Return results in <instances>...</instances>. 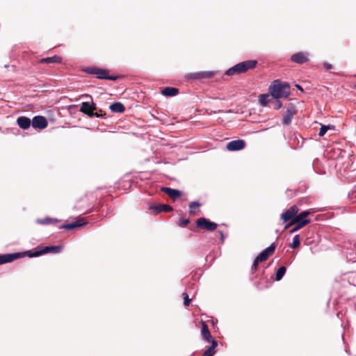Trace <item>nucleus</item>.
<instances>
[{
	"label": "nucleus",
	"mask_w": 356,
	"mask_h": 356,
	"mask_svg": "<svg viewBox=\"0 0 356 356\" xmlns=\"http://www.w3.org/2000/svg\"><path fill=\"white\" fill-rule=\"evenodd\" d=\"M109 108L113 113H122L125 111V108L121 102H115L111 104Z\"/></svg>",
	"instance_id": "22"
},
{
	"label": "nucleus",
	"mask_w": 356,
	"mask_h": 356,
	"mask_svg": "<svg viewBox=\"0 0 356 356\" xmlns=\"http://www.w3.org/2000/svg\"><path fill=\"white\" fill-rule=\"evenodd\" d=\"M275 108L276 109H279L280 108L282 107V104L280 102L277 101V99L275 101Z\"/></svg>",
	"instance_id": "36"
},
{
	"label": "nucleus",
	"mask_w": 356,
	"mask_h": 356,
	"mask_svg": "<svg viewBox=\"0 0 356 356\" xmlns=\"http://www.w3.org/2000/svg\"><path fill=\"white\" fill-rule=\"evenodd\" d=\"M162 191L174 200H175L181 196V192L177 189L164 187L162 188Z\"/></svg>",
	"instance_id": "21"
},
{
	"label": "nucleus",
	"mask_w": 356,
	"mask_h": 356,
	"mask_svg": "<svg viewBox=\"0 0 356 356\" xmlns=\"http://www.w3.org/2000/svg\"><path fill=\"white\" fill-rule=\"evenodd\" d=\"M311 213L309 211H304L300 212L297 215L289 224L285 226V229L289 228L290 226L294 225V227L291 229L290 232L293 233L307 224H309L311 221L307 218V216Z\"/></svg>",
	"instance_id": "2"
},
{
	"label": "nucleus",
	"mask_w": 356,
	"mask_h": 356,
	"mask_svg": "<svg viewBox=\"0 0 356 356\" xmlns=\"http://www.w3.org/2000/svg\"><path fill=\"white\" fill-rule=\"evenodd\" d=\"M189 220L188 219H184V218H181L179 220V225L181 226V227H185L186 226L188 223H189Z\"/></svg>",
	"instance_id": "33"
},
{
	"label": "nucleus",
	"mask_w": 356,
	"mask_h": 356,
	"mask_svg": "<svg viewBox=\"0 0 356 356\" xmlns=\"http://www.w3.org/2000/svg\"><path fill=\"white\" fill-rule=\"evenodd\" d=\"M298 208L296 205H293L286 211L281 214V219L284 222H286L291 220V221L297 216L298 213Z\"/></svg>",
	"instance_id": "9"
},
{
	"label": "nucleus",
	"mask_w": 356,
	"mask_h": 356,
	"mask_svg": "<svg viewBox=\"0 0 356 356\" xmlns=\"http://www.w3.org/2000/svg\"><path fill=\"white\" fill-rule=\"evenodd\" d=\"M216 74V72L215 71H202V72H192L189 73L186 75V78L187 79H210L212 78L215 74Z\"/></svg>",
	"instance_id": "6"
},
{
	"label": "nucleus",
	"mask_w": 356,
	"mask_h": 356,
	"mask_svg": "<svg viewBox=\"0 0 356 356\" xmlns=\"http://www.w3.org/2000/svg\"><path fill=\"white\" fill-rule=\"evenodd\" d=\"M86 222L83 220V219H79L72 223H68L65 225H60L59 227L60 229H73L76 227H79L85 225Z\"/></svg>",
	"instance_id": "16"
},
{
	"label": "nucleus",
	"mask_w": 356,
	"mask_h": 356,
	"mask_svg": "<svg viewBox=\"0 0 356 356\" xmlns=\"http://www.w3.org/2000/svg\"><path fill=\"white\" fill-rule=\"evenodd\" d=\"M20 257L19 253L0 254V265L11 262Z\"/></svg>",
	"instance_id": "15"
},
{
	"label": "nucleus",
	"mask_w": 356,
	"mask_h": 356,
	"mask_svg": "<svg viewBox=\"0 0 356 356\" xmlns=\"http://www.w3.org/2000/svg\"><path fill=\"white\" fill-rule=\"evenodd\" d=\"M275 249V245L274 243H272L270 246L264 250L254 259L252 266V270H256L258 266L259 262L266 261L268 258V257L274 252Z\"/></svg>",
	"instance_id": "4"
},
{
	"label": "nucleus",
	"mask_w": 356,
	"mask_h": 356,
	"mask_svg": "<svg viewBox=\"0 0 356 356\" xmlns=\"http://www.w3.org/2000/svg\"><path fill=\"white\" fill-rule=\"evenodd\" d=\"M61 62L62 58L56 55L52 57L41 58L38 60V63L42 64L60 63Z\"/></svg>",
	"instance_id": "19"
},
{
	"label": "nucleus",
	"mask_w": 356,
	"mask_h": 356,
	"mask_svg": "<svg viewBox=\"0 0 356 356\" xmlns=\"http://www.w3.org/2000/svg\"><path fill=\"white\" fill-rule=\"evenodd\" d=\"M201 333L203 339L206 340L207 342H212V341H216L213 339L210 334L208 326L205 323H202Z\"/></svg>",
	"instance_id": "18"
},
{
	"label": "nucleus",
	"mask_w": 356,
	"mask_h": 356,
	"mask_svg": "<svg viewBox=\"0 0 356 356\" xmlns=\"http://www.w3.org/2000/svg\"><path fill=\"white\" fill-rule=\"evenodd\" d=\"M296 88H298L299 90H302V91L303 90H302V87H301L300 86H299V85H296Z\"/></svg>",
	"instance_id": "39"
},
{
	"label": "nucleus",
	"mask_w": 356,
	"mask_h": 356,
	"mask_svg": "<svg viewBox=\"0 0 356 356\" xmlns=\"http://www.w3.org/2000/svg\"><path fill=\"white\" fill-rule=\"evenodd\" d=\"M200 207V204L198 202H192L189 204V213H195L196 211L193 209L195 208L198 209Z\"/></svg>",
	"instance_id": "29"
},
{
	"label": "nucleus",
	"mask_w": 356,
	"mask_h": 356,
	"mask_svg": "<svg viewBox=\"0 0 356 356\" xmlns=\"http://www.w3.org/2000/svg\"><path fill=\"white\" fill-rule=\"evenodd\" d=\"M300 246V235L296 234L293 238L292 243L289 245V247L292 249H296Z\"/></svg>",
	"instance_id": "28"
},
{
	"label": "nucleus",
	"mask_w": 356,
	"mask_h": 356,
	"mask_svg": "<svg viewBox=\"0 0 356 356\" xmlns=\"http://www.w3.org/2000/svg\"><path fill=\"white\" fill-rule=\"evenodd\" d=\"M211 346L206 350L202 356H213L214 355V350L216 348L218 343L216 341H212Z\"/></svg>",
	"instance_id": "24"
},
{
	"label": "nucleus",
	"mask_w": 356,
	"mask_h": 356,
	"mask_svg": "<svg viewBox=\"0 0 356 356\" xmlns=\"http://www.w3.org/2000/svg\"><path fill=\"white\" fill-rule=\"evenodd\" d=\"M183 296V298H184V304L185 306H188L190 305V302H191V300L189 299L188 298V296L186 293H184L182 294Z\"/></svg>",
	"instance_id": "32"
},
{
	"label": "nucleus",
	"mask_w": 356,
	"mask_h": 356,
	"mask_svg": "<svg viewBox=\"0 0 356 356\" xmlns=\"http://www.w3.org/2000/svg\"><path fill=\"white\" fill-rule=\"evenodd\" d=\"M196 225L197 227L208 231H213L218 227L216 222H211L205 218H199L196 222Z\"/></svg>",
	"instance_id": "10"
},
{
	"label": "nucleus",
	"mask_w": 356,
	"mask_h": 356,
	"mask_svg": "<svg viewBox=\"0 0 356 356\" xmlns=\"http://www.w3.org/2000/svg\"><path fill=\"white\" fill-rule=\"evenodd\" d=\"M270 95L268 94H262L259 96L260 105L266 106L270 102Z\"/></svg>",
	"instance_id": "26"
},
{
	"label": "nucleus",
	"mask_w": 356,
	"mask_h": 356,
	"mask_svg": "<svg viewBox=\"0 0 356 356\" xmlns=\"http://www.w3.org/2000/svg\"><path fill=\"white\" fill-rule=\"evenodd\" d=\"M97 108L95 104L92 103L90 104L89 102H83L81 104L80 111L87 115L90 118L94 117V111H96Z\"/></svg>",
	"instance_id": "12"
},
{
	"label": "nucleus",
	"mask_w": 356,
	"mask_h": 356,
	"mask_svg": "<svg viewBox=\"0 0 356 356\" xmlns=\"http://www.w3.org/2000/svg\"><path fill=\"white\" fill-rule=\"evenodd\" d=\"M246 146V143L243 139L232 140L227 143L226 149L228 151L234 152L243 149Z\"/></svg>",
	"instance_id": "8"
},
{
	"label": "nucleus",
	"mask_w": 356,
	"mask_h": 356,
	"mask_svg": "<svg viewBox=\"0 0 356 356\" xmlns=\"http://www.w3.org/2000/svg\"><path fill=\"white\" fill-rule=\"evenodd\" d=\"M269 91L273 99L287 97L290 94V86L286 82L275 80L269 87Z\"/></svg>",
	"instance_id": "1"
},
{
	"label": "nucleus",
	"mask_w": 356,
	"mask_h": 356,
	"mask_svg": "<svg viewBox=\"0 0 356 356\" xmlns=\"http://www.w3.org/2000/svg\"><path fill=\"white\" fill-rule=\"evenodd\" d=\"M349 260L355 261H356V257H350V258H349Z\"/></svg>",
	"instance_id": "38"
},
{
	"label": "nucleus",
	"mask_w": 356,
	"mask_h": 356,
	"mask_svg": "<svg viewBox=\"0 0 356 356\" xmlns=\"http://www.w3.org/2000/svg\"><path fill=\"white\" fill-rule=\"evenodd\" d=\"M17 124L20 128L26 129L31 126V121L27 117L21 116L17 119Z\"/></svg>",
	"instance_id": "20"
},
{
	"label": "nucleus",
	"mask_w": 356,
	"mask_h": 356,
	"mask_svg": "<svg viewBox=\"0 0 356 356\" xmlns=\"http://www.w3.org/2000/svg\"><path fill=\"white\" fill-rule=\"evenodd\" d=\"M257 64V61L254 60L243 61L230 67L225 72V74L228 76H232L234 74L245 73L249 70L254 69Z\"/></svg>",
	"instance_id": "3"
},
{
	"label": "nucleus",
	"mask_w": 356,
	"mask_h": 356,
	"mask_svg": "<svg viewBox=\"0 0 356 356\" xmlns=\"http://www.w3.org/2000/svg\"><path fill=\"white\" fill-rule=\"evenodd\" d=\"M61 250L62 246L60 245L46 246L39 251L29 253V256L30 257H35L49 252L58 253L60 252Z\"/></svg>",
	"instance_id": "7"
},
{
	"label": "nucleus",
	"mask_w": 356,
	"mask_h": 356,
	"mask_svg": "<svg viewBox=\"0 0 356 356\" xmlns=\"http://www.w3.org/2000/svg\"><path fill=\"white\" fill-rule=\"evenodd\" d=\"M354 248H355V250L356 251V243L354 244Z\"/></svg>",
	"instance_id": "40"
},
{
	"label": "nucleus",
	"mask_w": 356,
	"mask_h": 356,
	"mask_svg": "<svg viewBox=\"0 0 356 356\" xmlns=\"http://www.w3.org/2000/svg\"><path fill=\"white\" fill-rule=\"evenodd\" d=\"M161 93L165 96L172 97L179 93V90L176 88L165 87L162 90Z\"/></svg>",
	"instance_id": "23"
},
{
	"label": "nucleus",
	"mask_w": 356,
	"mask_h": 356,
	"mask_svg": "<svg viewBox=\"0 0 356 356\" xmlns=\"http://www.w3.org/2000/svg\"><path fill=\"white\" fill-rule=\"evenodd\" d=\"M86 72L91 74L96 75L97 78L101 79H108L111 81L117 80L119 76H109L108 71L97 67H90L86 70Z\"/></svg>",
	"instance_id": "5"
},
{
	"label": "nucleus",
	"mask_w": 356,
	"mask_h": 356,
	"mask_svg": "<svg viewBox=\"0 0 356 356\" xmlns=\"http://www.w3.org/2000/svg\"><path fill=\"white\" fill-rule=\"evenodd\" d=\"M211 346L206 350L202 356H213L214 355V350L216 348L218 343L216 341H212Z\"/></svg>",
	"instance_id": "25"
},
{
	"label": "nucleus",
	"mask_w": 356,
	"mask_h": 356,
	"mask_svg": "<svg viewBox=\"0 0 356 356\" xmlns=\"http://www.w3.org/2000/svg\"><path fill=\"white\" fill-rule=\"evenodd\" d=\"M291 60L294 63L302 64L308 61V54L306 52H298L291 56Z\"/></svg>",
	"instance_id": "14"
},
{
	"label": "nucleus",
	"mask_w": 356,
	"mask_h": 356,
	"mask_svg": "<svg viewBox=\"0 0 356 356\" xmlns=\"http://www.w3.org/2000/svg\"><path fill=\"white\" fill-rule=\"evenodd\" d=\"M219 233L220 234L221 240L223 241L224 239V234L222 231H219Z\"/></svg>",
	"instance_id": "37"
},
{
	"label": "nucleus",
	"mask_w": 356,
	"mask_h": 356,
	"mask_svg": "<svg viewBox=\"0 0 356 356\" xmlns=\"http://www.w3.org/2000/svg\"><path fill=\"white\" fill-rule=\"evenodd\" d=\"M32 126L34 128L44 129L47 126V122L44 117L38 115L35 116L31 121Z\"/></svg>",
	"instance_id": "13"
},
{
	"label": "nucleus",
	"mask_w": 356,
	"mask_h": 356,
	"mask_svg": "<svg viewBox=\"0 0 356 356\" xmlns=\"http://www.w3.org/2000/svg\"><path fill=\"white\" fill-rule=\"evenodd\" d=\"M329 129H330L329 126L321 125L318 135L320 136H323Z\"/></svg>",
	"instance_id": "31"
},
{
	"label": "nucleus",
	"mask_w": 356,
	"mask_h": 356,
	"mask_svg": "<svg viewBox=\"0 0 356 356\" xmlns=\"http://www.w3.org/2000/svg\"><path fill=\"white\" fill-rule=\"evenodd\" d=\"M286 268L284 266H281L277 269L275 275V279L277 281H280V280H282V278L283 277L286 273Z\"/></svg>",
	"instance_id": "27"
},
{
	"label": "nucleus",
	"mask_w": 356,
	"mask_h": 356,
	"mask_svg": "<svg viewBox=\"0 0 356 356\" xmlns=\"http://www.w3.org/2000/svg\"><path fill=\"white\" fill-rule=\"evenodd\" d=\"M297 113V109L295 106L290 104L282 118V124L288 125L291 122L293 117Z\"/></svg>",
	"instance_id": "11"
},
{
	"label": "nucleus",
	"mask_w": 356,
	"mask_h": 356,
	"mask_svg": "<svg viewBox=\"0 0 356 356\" xmlns=\"http://www.w3.org/2000/svg\"><path fill=\"white\" fill-rule=\"evenodd\" d=\"M106 115V113L103 112L102 110H99L98 111L94 112V117L97 118H102Z\"/></svg>",
	"instance_id": "34"
},
{
	"label": "nucleus",
	"mask_w": 356,
	"mask_h": 356,
	"mask_svg": "<svg viewBox=\"0 0 356 356\" xmlns=\"http://www.w3.org/2000/svg\"><path fill=\"white\" fill-rule=\"evenodd\" d=\"M323 67L327 70H331V69L333 68V65L332 64L329 63H323Z\"/></svg>",
	"instance_id": "35"
},
{
	"label": "nucleus",
	"mask_w": 356,
	"mask_h": 356,
	"mask_svg": "<svg viewBox=\"0 0 356 356\" xmlns=\"http://www.w3.org/2000/svg\"><path fill=\"white\" fill-rule=\"evenodd\" d=\"M149 209L153 211L155 213H159L162 211L169 212L172 211V207L168 204H159L156 206H152L149 207Z\"/></svg>",
	"instance_id": "17"
},
{
	"label": "nucleus",
	"mask_w": 356,
	"mask_h": 356,
	"mask_svg": "<svg viewBox=\"0 0 356 356\" xmlns=\"http://www.w3.org/2000/svg\"><path fill=\"white\" fill-rule=\"evenodd\" d=\"M54 221L56 222L57 220L55 219L49 218H45L43 219H38L37 220V222L38 224H41V225L49 224V223H51Z\"/></svg>",
	"instance_id": "30"
}]
</instances>
